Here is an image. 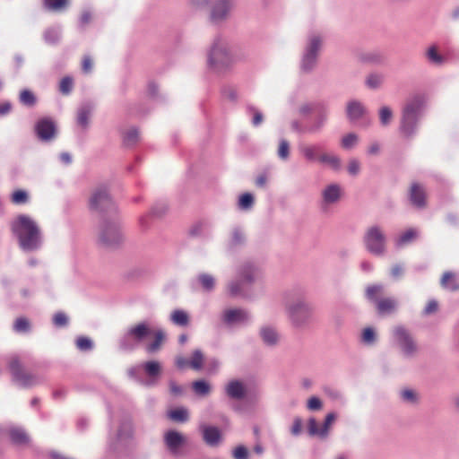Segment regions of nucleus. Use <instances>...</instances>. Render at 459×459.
Masks as SVG:
<instances>
[{"instance_id": "nucleus-47", "label": "nucleus", "mask_w": 459, "mask_h": 459, "mask_svg": "<svg viewBox=\"0 0 459 459\" xmlns=\"http://www.w3.org/2000/svg\"><path fill=\"white\" fill-rule=\"evenodd\" d=\"M360 341L367 346H373L377 342V333L372 327H367L361 333Z\"/></svg>"}, {"instance_id": "nucleus-33", "label": "nucleus", "mask_w": 459, "mask_h": 459, "mask_svg": "<svg viewBox=\"0 0 459 459\" xmlns=\"http://www.w3.org/2000/svg\"><path fill=\"white\" fill-rule=\"evenodd\" d=\"M152 333L154 335V340L145 347L146 352L150 354L158 351L165 340V333L162 329H158L155 332H152Z\"/></svg>"}, {"instance_id": "nucleus-4", "label": "nucleus", "mask_w": 459, "mask_h": 459, "mask_svg": "<svg viewBox=\"0 0 459 459\" xmlns=\"http://www.w3.org/2000/svg\"><path fill=\"white\" fill-rule=\"evenodd\" d=\"M424 106L425 99L422 95H414L407 100L402 109L399 126L403 137L411 138L416 134Z\"/></svg>"}, {"instance_id": "nucleus-27", "label": "nucleus", "mask_w": 459, "mask_h": 459, "mask_svg": "<svg viewBox=\"0 0 459 459\" xmlns=\"http://www.w3.org/2000/svg\"><path fill=\"white\" fill-rule=\"evenodd\" d=\"M367 113L364 105L358 100H351L347 103L346 115L350 121H357Z\"/></svg>"}, {"instance_id": "nucleus-62", "label": "nucleus", "mask_w": 459, "mask_h": 459, "mask_svg": "<svg viewBox=\"0 0 459 459\" xmlns=\"http://www.w3.org/2000/svg\"><path fill=\"white\" fill-rule=\"evenodd\" d=\"M68 323V317L63 312H58L54 315L53 316V324L56 327H64Z\"/></svg>"}, {"instance_id": "nucleus-48", "label": "nucleus", "mask_w": 459, "mask_h": 459, "mask_svg": "<svg viewBox=\"0 0 459 459\" xmlns=\"http://www.w3.org/2000/svg\"><path fill=\"white\" fill-rule=\"evenodd\" d=\"M124 143L126 146H133L134 145L138 140H139V131L135 127L129 128L125 134H124Z\"/></svg>"}, {"instance_id": "nucleus-64", "label": "nucleus", "mask_w": 459, "mask_h": 459, "mask_svg": "<svg viewBox=\"0 0 459 459\" xmlns=\"http://www.w3.org/2000/svg\"><path fill=\"white\" fill-rule=\"evenodd\" d=\"M169 393L173 396H181L184 393V389L181 385H179L176 381L169 380Z\"/></svg>"}, {"instance_id": "nucleus-58", "label": "nucleus", "mask_w": 459, "mask_h": 459, "mask_svg": "<svg viewBox=\"0 0 459 459\" xmlns=\"http://www.w3.org/2000/svg\"><path fill=\"white\" fill-rule=\"evenodd\" d=\"M29 196L26 191L17 190L12 195V202L16 204H22L28 202Z\"/></svg>"}, {"instance_id": "nucleus-63", "label": "nucleus", "mask_w": 459, "mask_h": 459, "mask_svg": "<svg viewBox=\"0 0 459 459\" xmlns=\"http://www.w3.org/2000/svg\"><path fill=\"white\" fill-rule=\"evenodd\" d=\"M234 459H247L248 450L244 446H237L232 453Z\"/></svg>"}, {"instance_id": "nucleus-49", "label": "nucleus", "mask_w": 459, "mask_h": 459, "mask_svg": "<svg viewBox=\"0 0 459 459\" xmlns=\"http://www.w3.org/2000/svg\"><path fill=\"white\" fill-rule=\"evenodd\" d=\"M254 205V196L250 193H245L239 196L238 206L242 211H248Z\"/></svg>"}, {"instance_id": "nucleus-26", "label": "nucleus", "mask_w": 459, "mask_h": 459, "mask_svg": "<svg viewBox=\"0 0 459 459\" xmlns=\"http://www.w3.org/2000/svg\"><path fill=\"white\" fill-rule=\"evenodd\" d=\"M409 198L411 203L417 208H423L426 205V194L424 188L418 183L411 186Z\"/></svg>"}, {"instance_id": "nucleus-25", "label": "nucleus", "mask_w": 459, "mask_h": 459, "mask_svg": "<svg viewBox=\"0 0 459 459\" xmlns=\"http://www.w3.org/2000/svg\"><path fill=\"white\" fill-rule=\"evenodd\" d=\"M204 441L210 446H215L220 443L221 435L217 427L203 425L200 427Z\"/></svg>"}, {"instance_id": "nucleus-37", "label": "nucleus", "mask_w": 459, "mask_h": 459, "mask_svg": "<svg viewBox=\"0 0 459 459\" xmlns=\"http://www.w3.org/2000/svg\"><path fill=\"white\" fill-rule=\"evenodd\" d=\"M62 30L60 26H53L48 28L43 34L44 40L48 44H56L61 39Z\"/></svg>"}, {"instance_id": "nucleus-35", "label": "nucleus", "mask_w": 459, "mask_h": 459, "mask_svg": "<svg viewBox=\"0 0 459 459\" xmlns=\"http://www.w3.org/2000/svg\"><path fill=\"white\" fill-rule=\"evenodd\" d=\"M318 161L323 164H327L334 170H339L341 169V159L333 153L322 152L318 156Z\"/></svg>"}, {"instance_id": "nucleus-50", "label": "nucleus", "mask_w": 459, "mask_h": 459, "mask_svg": "<svg viewBox=\"0 0 459 459\" xmlns=\"http://www.w3.org/2000/svg\"><path fill=\"white\" fill-rule=\"evenodd\" d=\"M204 354L201 350H195L192 358L189 360V367L193 369L199 370L203 367Z\"/></svg>"}, {"instance_id": "nucleus-45", "label": "nucleus", "mask_w": 459, "mask_h": 459, "mask_svg": "<svg viewBox=\"0 0 459 459\" xmlns=\"http://www.w3.org/2000/svg\"><path fill=\"white\" fill-rule=\"evenodd\" d=\"M192 388L194 392L202 396L208 395L211 392V385L205 380H196L192 384Z\"/></svg>"}, {"instance_id": "nucleus-1", "label": "nucleus", "mask_w": 459, "mask_h": 459, "mask_svg": "<svg viewBox=\"0 0 459 459\" xmlns=\"http://www.w3.org/2000/svg\"><path fill=\"white\" fill-rule=\"evenodd\" d=\"M239 60L237 48L226 37L217 35L213 38L206 53V66L209 72L217 75L226 74Z\"/></svg>"}, {"instance_id": "nucleus-55", "label": "nucleus", "mask_w": 459, "mask_h": 459, "mask_svg": "<svg viewBox=\"0 0 459 459\" xmlns=\"http://www.w3.org/2000/svg\"><path fill=\"white\" fill-rule=\"evenodd\" d=\"M392 118L393 111L389 107L384 106L379 109V120L381 126H387L391 123Z\"/></svg>"}, {"instance_id": "nucleus-44", "label": "nucleus", "mask_w": 459, "mask_h": 459, "mask_svg": "<svg viewBox=\"0 0 459 459\" xmlns=\"http://www.w3.org/2000/svg\"><path fill=\"white\" fill-rule=\"evenodd\" d=\"M247 113L252 116L251 123L254 126H259L264 121L263 113L253 105H247Z\"/></svg>"}, {"instance_id": "nucleus-15", "label": "nucleus", "mask_w": 459, "mask_h": 459, "mask_svg": "<svg viewBox=\"0 0 459 459\" xmlns=\"http://www.w3.org/2000/svg\"><path fill=\"white\" fill-rule=\"evenodd\" d=\"M251 319L249 311L242 307L226 308L221 314V320L227 326L247 325Z\"/></svg>"}, {"instance_id": "nucleus-6", "label": "nucleus", "mask_w": 459, "mask_h": 459, "mask_svg": "<svg viewBox=\"0 0 459 459\" xmlns=\"http://www.w3.org/2000/svg\"><path fill=\"white\" fill-rule=\"evenodd\" d=\"M316 111V117L312 123L307 126V134L319 133L326 125L329 116V105L325 101H306L298 108V113L306 117Z\"/></svg>"}, {"instance_id": "nucleus-3", "label": "nucleus", "mask_w": 459, "mask_h": 459, "mask_svg": "<svg viewBox=\"0 0 459 459\" xmlns=\"http://www.w3.org/2000/svg\"><path fill=\"white\" fill-rule=\"evenodd\" d=\"M11 230L24 251H35L43 244L42 231L29 215L19 214L10 224Z\"/></svg>"}, {"instance_id": "nucleus-13", "label": "nucleus", "mask_w": 459, "mask_h": 459, "mask_svg": "<svg viewBox=\"0 0 459 459\" xmlns=\"http://www.w3.org/2000/svg\"><path fill=\"white\" fill-rule=\"evenodd\" d=\"M235 5V0H213L210 6L209 22L217 26L225 23L230 19Z\"/></svg>"}, {"instance_id": "nucleus-19", "label": "nucleus", "mask_w": 459, "mask_h": 459, "mask_svg": "<svg viewBox=\"0 0 459 459\" xmlns=\"http://www.w3.org/2000/svg\"><path fill=\"white\" fill-rule=\"evenodd\" d=\"M336 415L334 412L328 413L322 427H318L315 418H310L307 423V432L312 437H319L325 438L329 434V429L333 422L335 420Z\"/></svg>"}, {"instance_id": "nucleus-61", "label": "nucleus", "mask_w": 459, "mask_h": 459, "mask_svg": "<svg viewBox=\"0 0 459 459\" xmlns=\"http://www.w3.org/2000/svg\"><path fill=\"white\" fill-rule=\"evenodd\" d=\"M362 61L372 63V64H380L382 62V56L377 52L367 53L362 56Z\"/></svg>"}, {"instance_id": "nucleus-42", "label": "nucleus", "mask_w": 459, "mask_h": 459, "mask_svg": "<svg viewBox=\"0 0 459 459\" xmlns=\"http://www.w3.org/2000/svg\"><path fill=\"white\" fill-rule=\"evenodd\" d=\"M384 287L381 284L369 285L366 289L365 296L370 302H377L379 300L377 297L383 293Z\"/></svg>"}, {"instance_id": "nucleus-20", "label": "nucleus", "mask_w": 459, "mask_h": 459, "mask_svg": "<svg viewBox=\"0 0 459 459\" xmlns=\"http://www.w3.org/2000/svg\"><path fill=\"white\" fill-rule=\"evenodd\" d=\"M321 195V208L325 211L329 205L339 202L342 196V187L336 183L330 184L322 190Z\"/></svg>"}, {"instance_id": "nucleus-36", "label": "nucleus", "mask_w": 459, "mask_h": 459, "mask_svg": "<svg viewBox=\"0 0 459 459\" xmlns=\"http://www.w3.org/2000/svg\"><path fill=\"white\" fill-rule=\"evenodd\" d=\"M246 241V234L241 227L236 226L231 230L229 245L230 247L242 246Z\"/></svg>"}, {"instance_id": "nucleus-56", "label": "nucleus", "mask_w": 459, "mask_h": 459, "mask_svg": "<svg viewBox=\"0 0 459 459\" xmlns=\"http://www.w3.org/2000/svg\"><path fill=\"white\" fill-rule=\"evenodd\" d=\"M76 347L82 351H89L93 348L92 341L85 336H80L76 339Z\"/></svg>"}, {"instance_id": "nucleus-17", "label": "nucleus", "mask_w": 459, "mask_h": 459, "mask_svg": "<svg viewBox=\"0 0 459 459\" xmlns=\"http://www.w3.org/2000/svg\"><path fill=\"white\" fill-rule=\"evenodd\" d=\"M237 273L246 284L252 285L260 280L262 271L256 262L247 260L239 265Z\"/></svg>"}, {"instance_id": "nucleus-21", "label": "nucleus", "mask_w": 459, "mask_h": 459, "mask_svg": "<svg viewBox=\"0 0 459 459\" xmlns=\"http://www.w3.org/2000/svg\"><path fill=\"white\" fill-rule=\"evenodd\" d=\"M141 368L148 377L144 385L151 386L156 384L162 371L161 364L157 360H148L141 365Z\"/></svg>"}, {"instance_id": "nucleus-29", "label": "nucleus", "mask_w": 459, "mask_h": 459, "mask_svg": "<svg viewBox=\"0 0 459 459\" xmlns=\"http://www.w3.org/2000/svg\"><path fill=\"white\" fill-rule=\"evenodd\" d=\"M320 149L318 144H302L299 147L300 154L308 162L318 161V156L321 154Z\"/></svg>"}, {"instance_id": "nucleus-34", "label": "nucleus", "mask_w": 459, "mask_h": 459, "mask_svg": "<svg viewBox=\"0 0 459 459\" xmlns=\"http://www.w3.org/2000/svg\"><path fill=\"white\" fill-rule=\"evenodd\" d=\"M376 306L377 312L381 315H385L393 312L396 308L397 302L393 298H386L379 299Z\"/></svg>"}, {"instance_id": "nucleus-60", "label": "nucleus", "mask_w": 459, "mask_h": 459, "mask_svg": "<svg viewBox=\"0 0 459 459\" xmlns=\"http://www.w3.org/2000/svg\"><path fill=\"white\" fill-rule=\"evenodd\" d=\"M167 209H168V206H167L166 203L160 202V203L155 204L152 206V208L151 210V214L154 217H160L166 212Z\"/></svg>"}, {"instance_id": "nucleus-2", "label": "nucleus", "mask_w": 459, "mask_h": 459, "mask_svg": "<svg viewBox=\"0 0 459 459\" xmlns=\"http://www.w3.org/2000/svg\"><path fill=\"white\" fill-rule=\"evenodd\" d=\"M285 309L291 326L303 330L313 321L314 307L307 299L306 290L296 287L286 293Z\"/></svg>"}, {"instance_id": "nucleus-24", "label": "nucleus", "mask_w": 459, "mask_h": 459, "mask_svg": "<svg viewBox=\"0 0 459 459\" xmlns=\"http://www.w3.org/2000/svg\"><path fill=\"white\" fill-rule=\"evenodd\" d=\"M94 106L91 102L82 103L77 109L76 123L83 130H86L90 126V118Z\"/></svg>"}, {"instance_id": "nucleus-18", "label": "nucleus", "mask_w": 459, "mask_h": 459, "mask_svg": "<svg viewBox=\"0 0 459 459\" xmlns=\"http://www.w3.org/2000/svg\"><path fill=\"white\" fill-rule=\"evenodd\" d=\"M163 442L170 455L178 456L186 443V437L178 430L170 429L164 433Z\"/></svg>"}, {"instance_id": "nucleus-51", "label": "nucleus", "mask_w": 459, "mask_h": 459, "mask_svg": "<svg viewBox=\"0 0 459 459\" xmlns=\"http://www.w3.org/2000/svg\"><path fill=\"white\" fill-rule=\"evenodd\" d=\"M426 56L430 63L435 65H441L445 61V58L440 54H438L436 46H431L429 48L426 53Z\"/></svg>"}, {"instance_id": "nucleus-9", "label": "nucleus", "mask_w": 459, "mask_h": 459, "mask_svg": "<svg viewBox=\"0 0 459 459\" xmlns=\"http://www.w3.org/2000/svg\"><path fill=\"white\" fill-rule=\"evenodd\" d=\"M322 42L319 34L313 33L308 36L300 60V70L303 73L309 74L316 68Z\"/></svg>"}, {"instance_id": "nucleus-16", "label": "nucleus", "mask_w": 459, "mask_h": 459, "mask_svg": "<svg viewBox=\"0 0 459 459\" xmlns=\"http://www.w3.org/2000/svg\"><path fill=\"white\" fill-rule=\"evenodd\" d=\"M37 137L41 142H51L57 134V128L55 121L50 117H43L37 121L34 126Z\"/></svg>"}, {"instance_id": "nucleus-10", "label": "nucleus", "mask_w": 459, "mask_h": 459, "mask_svg": "<svg viewBox=\"0 0 459 459\" xmlns=\"http://www.w3.org/2000/svg\"><path fill=\"white\" fill-rule=\"evenodd\" d=\"M133 437L134 428L132 420L129 417H124L120 420L116 431L114 433H110L108 447L115 453L122 451L126 447Z\"/></svg>"}, {"instance_id": "nucleus-38", "label": "nucleus", "mask_w": 459, "mask_h": 459, "mask_svg": "<svg viewBox=\"0 0 459 459\" xmlns=\"http://www.w3.org/2000/svg\"><path fill=\"white\" fill-rule=\"evenodd\" d=\"M417 236L418 231L415 229H409L395 239V246L397 247H402L411 243L413 239L417 238Z\"/></svg>"}, {"instance_id": "nucleus-39", "label": "nucleus", "mask_w": 459, "mask_h": 459, "mask_svg": "<svg viewBox=\"0 0 459 459\" xmlns=\"http://www.w3.org/2000/svg\"><path fill=\"white\" fill-rule=\"evenodd\" d=\"M171 322L179 326H186L189 324L187 313L182 309H176L170 314Z\"/></svg>"}, {"instance_id": "nucleus-5", "label": "nucleus", "mask_w": 459, "mask_h": 459, "mask_svg": "<svg viewBox=\"0 0 459 459\" xmlns=\"http://www.w3.org/2000/svg\"><path fill=\"white\" fill-rule=\"evenodd\" d=\"M124 241V235L118 215L101 218L98 227L97 242L108 249L119 247Z\"/></svg>"}, {"instance_id": "nucleus-32", "label": "nucleus", "mask_w": 459, "mask_h": 459, "mask_svg": "<svg viewBox=\"0 0 459 459\" xmlns=\"http://www.w3.org/2000/svg\"><path fill=\"white\" fill-rule=\"evenodd\" d=\"M385 80V74L377 72L370 73L365 79V85L367 88L376 91L382 87Z\"/></svg>"}, {"instance_id": "nucleus-28", "label": "nucleus", "mask_w": 459, "mask_h": 459, "mask_svg": "<svg viewBox=\"0 0 459 459\" xmlns=\"http://www.w3.org/2000/svg\"><path fill=\"white\" fill-rule=\"evenodd\" d=\"M10 439L16 446H27L30 442V437L24 429L13 427L9 429Z\"/></svg>"}, {"instance_id": "nucleus-46", "label": "nucleus", "mask_w": 459, "mask_h": 459, "mask_svg": "<svg viewBox=\"0 0 459 459\" xmlns=\"http://www.w3.org/2000/svg\"><path fill=\"white\" fill-rule=\"evenodd\" d=\"M169 418L176 422H186L188 420V411L181 407L169 411Z\"/></svg>"}, {"instance_id": "nucleus-43", "label": "nucleus", "mask_w": 459, "mask_h": 459, "mask_svg": "<svg viewBox=\"0 0 459 459\" xmlns=\"http://www.w3.org/2000/svg\"><path fill=\"white\" fill-rule=\"evenodd\" d=\"M399 395L401 400L406 403L414 405L419 403V395L413 389H403L400 391Z\"/></svg>"}, {"instance_id": "nucleus-11", "label": "nucleus", "mask_w": 459, "mask_h": 459, "mask_svg": "<svg viewBox=\"0 0 459 459\" xmlns=\"http://www.w3.org/2000/svg\"><path fill=\"white\" fill-rule=\"evenodd\" d=\"M363 244L371 255H384L386 251V237L381 227L378 225L368 227L363 236Z\"/></svg>"}, {"instance_id": "nucleus-22", "label": "nucleus", "mask_w": 459, "mask_h": 459, "mask_svg": "<svg viewBox=\"0 0 459 459\" xmlns=\"http://www.w3.org/2000/svg\"><path fill=\"white\" fill-rule=\"evenodd\" d=\"M224 393L231 400L241 401L246 397L247 390L242 381L232 379L224 386Z\"/></svg>"}, {"instance_id": "nucleus-8", "label": "nucleus", "mask_w": 459, "mask_h": 459, "mask_svg": "<svg viewBox=\"0 0 459 459\" xmlns=\"http://www.w3.org/2000/svg\"><path fill=\"white\" fill-rule=\"evenodd\" d=\"M90 208L100 213L101 218L118 215L117 208L106 186H100L94 190L90 199Z\"/></svg>"}, {"instance_id": "nucleus-41", "label": "nucleus", "mask_w": 459, "mask_h": 459, "mask_svg": "<svg viewBox=\"0 0 459 459\" xmlns=\"http://www.w3.org/2000/svg\"><path fill=\"white\" fill-rule=\"evenodd\" d=\"M31 325L28 318L21 316L15 319L13 330L17 333H28L30 332Z\"/></svg>"}, {"instance_id": "nucleus-12", "label": "nucleus", "mask_w": 459, "mask_h": 459, "mask_svg": "<svg viewBox=\"0 0 459 459\" xmlns=\"http://www.w3.org/2000/svg\"><path fill=\"white\" fill-rule=\"evenodd\" d=\"M393 338L403 357L411 359L417 354V343L404 326H395L393 330Z\"/></svg>"}, {"instance_id": "nucleus-52", "label": "nucleus", "mask_w": 459, "mask_h": 459, "mask_svg": "<svg viewBox=\"0 0 459 459\" xmlns=\"http://www.w3.org/2000/svg\"><path fill=\"white\" fill-rule=\"evenodd\" d=\"M290 143L286 139H281L277 150V156L281 160H287L290 158Z\"/></svg>"}, {"instance_id": "nucleus-40", "label": "nucleus", "mask_w": 459, "mask_h": 459, "mask_svg": "<svg viewBox=\"0 0 459 459\" xmlns=\"http://www.w3.org/2000/svg\"><path fill=\"white\" fill-rule=\"evenodd\" d=\"M441 286L449 290L455 291L459 290V284L455 279V275L451 272H446L441 278Z\"/></svg>"}, {"instance_id": "nucleus-57", "label": "nucleus", "mask_w": 459, "mask_h": 459, "mask_svg": "<svg viewBox=\"0 0 459 459\" xmlns=\"http://www.w3.org/2000/svg\"><path fill=\"white\" fill-rule=\"evenodd\" d=\"M45 6L51 11H60L65 8L67 0H44Z\"/></svg>"}, {"instance_id": "nucleus-23", "label": "nucleus", "mask_w": 459, "mask_h": 459, "mask_svg": "<svg viewBox=\"0 0 459 459\" xmlns=\"http://www.w3.org/2000/svg\"><path fill=\"white\" fill-rule=\"evenodd\" d=\"M259 336L264 344L269 347H274L280 342V334L272 325H263L259 330Z\"/></svg>"}, {"instance_id": "nucleus-59", "label": "nucleus", "mask_w": 459, "mask_h": 459, "mask_svg": "<svg viewBox=\"0 0 459 459\" xmlns=\"http://www.w3.org/2000/svg\"><path fill=\"white\" fill-rule=\"evenodd\" d=\"M73 89V80L71 77H64L59 85V90L63 94H69Z\"/></svg>"}, {"instance_id": "nucleus-31", "label": "nucleus", "mask_w": 459, "mask_h": 459, "mask_svg": "<svg viewBox=\"0 0 459 459\" xmlns=\"http://www.w3.org/2000/svg\"><path fill=\"white\" fill-rule=\"evenodd\" d=\"M195 282L205 292H212L216 287V279L209 273H199L195 278Z\"/></svg>"}, {"instance_id": "nucleus-14", "label": "nucleus", "mask_w": 459, "mask_h": 459, "mask_svg": "<svg viewBox=\"0 0 459 459\" xmlns=\"http://www.w3.org/2000/svg\"><path fill=\"white\" fill-rule=\"evenodd\" d=\"M9 369L13 380L22 387H31L41 383V377L23 371L22 365L18 357L13 356L9 361Z\"/></svg>"}, {"instance_id": "nucleus-30", "label": "nucleus", "mask_w": 459, "mask_h": 459, "mask_svg": "<svg viewBox=\"0 0 459 459\" xmlns=\"http://www.w3.org/2000/svg\"><path fill=\"white\" fill-rule=\"evenodd\" d=\"M245 281L241 278L230 280L226 285V293L230 298L245 297Z\"/></svg>"}, {"instance_id": "nucleus-7", "label": "nucleus", "mask_w": 459, "mask_h": 459, "mask_svg": "<svg viewBox=\"0 0 459 459\" xmlns=\"http://www.w3.org/2000/svg\"><path fill=\"white\" fill-rule=\"evenodd\" d=\"M152 330L148 323L141 322L126 330L119 338L118 344L122 351H132L139 347L150 335Z\"/></svg>"}, {"instance_id": "nucleus-53", "label": "nucleus", "mask_w": 459, "mask_h": 459, "mask_svg": "<svg viewBox=\"0 0 459 459\" xmlns=\"http://www.w3.org/2000/svg\"><path fill=\"white\" fill-rule=\"evenodd\" d=\"M20 102L27 107H32L36 104L37 99L30 90H23L20 93Z\"/></svg>"}, {"instance_id": "nucleus-54", "label": "nucleus", "mask_w": 459, "mask_h": 459, "mask_svg": "<svg viewBox=\"0 0 459 459\" xmlns=\"http://www.w3.org/2000/svg\"><path fill=\"white\" fill-rule=\"evenodd\" d=\"M359 137L354 133H350L342 138L341 145L343 149L351 150L358 143Z\"/></svg>"}]
</instances>
